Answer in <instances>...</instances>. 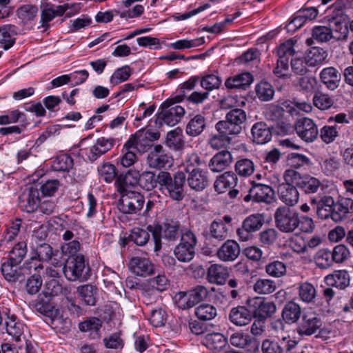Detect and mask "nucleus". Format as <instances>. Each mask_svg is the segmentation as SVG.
Instances as JSON below:
<instances>
[{"label":"nucleus","instance_id":"1","mask_svg":"<svg viewBox=\"0 0 353 353\" xmlns=\"http://www.w3.org/2000/svg\"><path fill=\"white\" fill-rule=\"evenodd\" d=\"M330 9L338 10L335 16H327L329 27L325 26H315L312 29V38L306 39L307 46L314 43L313 39L319 42H327L333 38L336 40L345 39L347 37L349 28L353 30V21H350L349 16L344 13L351 9V6L347 0H338Z\"/></svg>","mask_w":353,"mask_h":353},{"label":"nucleus","instance_id":"2","mask_svg":"<svg viewBox=\"0 0 353 353\" xmlns=\"http://www.w3.org/2000/svg\"><path fill=\"white\" fill-rule=\"evenodd\" d=\"M159 185L167 190L169 196L175 201H180L185 196L184 184L185 175L182 172H176L173 176L165 171L158 173Z\"/></svg>","mask_w":353,"mask_h":353},{"label":"nucleus","instance_id":"3","mask_svg":"<svg viewBox=\"0 0 353 353\" xmlns=\"http://www.w3.org/2000/svg\"><path fill=\"white\" fill-rule=\"evenodd\" d=\"M179 228L180 224L176 221H167L162 225H148V230L152 234L154 241V251L161 250V238L168 242L176 241L183 232H179Z\"/></svg>","mask_w":353,"mask_h":353},{"label":"nucleus","instance_id":"4","mask_svg":"<svg viewBox=\"0 0 353 353\" xmlns=\"http://www.w3.org/2000/svg\"><path fill=\"white\" fill-rule=\"evenodd\" d=\"M63 272L65 278L70 281H84L90 276V266L85 264V258L81 254L70 256L64 263Z\"/></svg>","mask_w":353,"mask_h":353},{"label":"nucleus","instance_id":"5","mask_svg":"<svg viewBox=\"0 0 353 353\" xmlns=\"http://www.w3.org/2000/svg\"><path fill=\"white\" fill-rule=\"evenodd\" d=\"M275 226L283 233H293L299 228V212L288 207L278 208L274 215Z\"/></svg>","mask_w":353,"mask_h":353},{"label":"nucleus","instance_id":"6","mask_svg":"<svg viewBox=\"0 0 353 353\" xmlns=\"http://www.w3.org/2000/svg\"><path fill=\"white\" fill-rule=\"evenodd\" d=\"M197 239L191 230H185L181 233L180 243L175 247L174 253L181 262H190L195 255Z\"/></svg>","mask_w":353,"mask_h":353},{"label":"nucleus","instance_id":"7","mask_svg":"<svg viewBox=\"0 0 353 353\" xmlns=\"http://www.w3.org/2000/svg\"><path fill=\"white\" fill-rule=\"evenodd\" d=\"M209 291L203 285H196L187 292H179L176 295V303L183 310L190 309L199 302L204 301Z\"/></svg>","mask_w":353,"mask_h":353},{"label":"nucleus","instance_id":"8","mask_svg":"<svg viewBox=\"0 0 353 353\" xmlns=\"http://www.w3.org/2000/svg\"><path fill=\"white\" fill-rule=\"evenodd\" d=\"M345 192L332 208L331 219L334 222H339L353 208V200L350 196L353 194V180H346L343 182Z\"/></svg>","mask_w":353,"mask_h":353},{"label":"nucleus","instance_id":"9","mask_svg":"<svg viewBox=\"0 0 353 353\" xmlns=\"http://www.w3.org/2000/svg\"><path fill=\"white\" fill-rule=\"evenodd\" d=\"M294 43L289 39L281 44L277 50L279 59L276 66L274 69V74L279 78H289V61L294 54Z\"/></svg>","mask_w":353,"mask_h":353},{"label":"nucleus","instance_id":"10","mask_svg":"<svg viewBox=\"0 0 353 353\" xmlns=\"http://www.w3.org/2000/svg\"><path fill=\"white\" fill-rule=\"evenodd\" d=\"M145 203V197L141 193L128 192L121 195L119 208L124 214H137L143 209Z\"/></svg>","mask_w":353,"mask_h":353},{"label":"nucleus","instance_id":"11","mask_svg":"<svg viewBox=\"0 0 353 353\" xmlns=\"http://www.w3.org/2000/svg\"><path fill=\"white\" fill-rule=\"evenodd\" d=\"M264 217L262 214H255L246 217L243 223L241 228L236 231L239 239L242 241L249 240L252 236V233L259 231L264 224Z\"/></svg>","mask_w":353,"mask_h":353},{"label":"nucleus","instance_id":"12","mask_svg":"<svg viewBox=\"0 0 353 353\" xmlns=\"http://www.w3.org/2000/svg\"><path fill=\"white\" fill-rule=\"evenodd\" d=\"M298 136L306 143L315 141L319 135V130L314 121L307 117L298 119L294 125Z\"/></svg>","mask_w":353,"mask_h":353},{"label":"nucleus","instance_id":"13","mask_svg":"<svg viewBox=\"0 0 353 353\" xmlns=\"http://www.w3.org/2000/svg\"><path fill=\"white\" fill-rule=\"evenodd\" d=\"M247 303L252 309L254 318L266 321L276 312V306L272 301H262L260 299L255 298L248 300Z\"/></svg>","mask_w":353,"mask_h":353},{"label":"nucleus","instance_id":"14","mask_svg":"<svg viewBox=\"0 0 353 353\" xmlns=\"http://www.w3.org/2000/svg\"><path fill=\"white\" fill-rule=\"evenodd\" d=\"M172 157L161 145H156L147 157L149 167L161 170L171 165Z\"/></svg>","mask_w":353,"mask_h":353},{"label":"nucleus","instance_id":"15","mask_svg":"<svg viewBox=\"0 0 353 353\" xmlns=\"http://www.w3.org/2000/svg\"><path fill=\"white\" fill-rule=\"evenodd\" d=\"M54 250L48 243L38 245L34 250V255L30 258V268H33L35 272L43 270V265L41 262H48L52 258Z\"/></svg>","mask_w":353,"mask_h":353},{"label":"nucleus","instance_id":"16","mask_svg":"<svg viewBox=\"0 0 353 353\" xmlns=\"http://www.w3.org/2000/svg\"><path fill=\"white\" fill-rule=\"evenodd\" d=\"M1 272L3 278L9 283L21 282L26 278L25 269L19 263L6 260L1 263Z\"/></svg>","mask_w":353,"mask_h":353},{"label":"nucleus","instance_id":"17","mask_svg":"<svg viewBox=\"0 0 353 353\" xmlns=\"http://www.w3.org/2000/svg\"><path fill=\"white\" fill-rule=\"evenodd\" d=\"M162 105L159 119H161L168 125L173 126L177 124L185 114L183 108L179 105H169L165 102Z\"/></svg>","mask_w":353,"mask_h":353},{"label":"nucleus","instance_id":"18","mask_svg":"<svg viewBox=\"0 0 353 353\" xmlns=\"http://www.w3.org/2000/svg\"><path fill=\"white\" fill-rule=\"evenodd\" d=\"M139 138L137 133L130 136L129 139L124 144L121 158V163L125 168L132 165L137 160L136 152L139 150L138 148Z\"/></svg>","mask_w":353,"mask_h":353},{"label":"nucleus","instance_id":"19","mask_svg":"<svg viewBox=\"0 0 353 353\" xmlns=\"http://www.w3.org/2000/svg\"><path fill=\"white\" fill-rule=\"evenodd\" d=\"M322 325L321 319L314 313L304 314L297 327V332L301 336H311Z\"/></svg>","mask_w":353,"mask_h":353},{"label":"nucleus","instance_id":"20","mask_svg":"<svg viewBox=\"0 0 353 353\" xmlns=\"http://www.w3.org/2000/svg\"><path fill=\"white\" fill-rule=\"evenodd\" d=\"M19 199L22 210L28 213L33 212L38 208L40 201L39 190L34 187L26 188Z\"/></svg>","mask_w":353,"mask_h":353},{"label":"nucleus","instance_id":"21","mask_svg":"<svg viewBox=\"0 0 353 353\" xmlns=\"http://www.w3.org/2000/svg\"><path fill=\"white\" fill-rule=\"evenodd\" d=\"M138 171L129 170L125 174L117 176L115 185L117 191L123 195L128 192H133L132 190L139 183Z\"/></svg>","mask_w":353,"mask_h":353},{"label":"nucleus","instance_id":"22","mask_svg":"<svg viewBox=\"0 0 353 353\" xmlns=\"http://www.w3.org/2000/svg\"><path fill=\"white\" fill-rule=\"evenodd\" d=\"M241 253V248L239 243L234 241L228 239L217 250L216 256L224 262L235 261Z\"/></svg>","mask_w":353,"mask_h":353},{"label":"nucleus","instance_id":"23","mask_svg":"<svg viewBox=\"0 0 353 353\" xmlns=\"http://www.w3.org/2000/svg\"><path fill=\"white\" fill-rule=\"evenodd\" d=\"M253 318L252 310L243 305L232 307L228 314L230 321L239 327L248 325Z\"/></svg>","mask_w":353,"mask_h":353},{"label":"nucleus","instance_id":"24","mask_svg":"<svg viewBox=\"0 0 353 353\" xmlns=\"http://www.w3.org/2000/svg\"><path fill=\"white\" fill-rule=\"evenodd\" d=\"M131 271L140 276H147L154 273V266L146 258L133 257L129 263Z\"/></svg>","mask_w":353,"mask_h":353},{"label":"nucleus","instance_id":"25","mask_svg":"<svg viewBox=\"0 0 353 353\" xmlns=\"http://www.w3.org/2000/svg\"><path fill=\"white\" fill-rule=\"evenodd\" d=\"M280 200L288 206L295 205L299 199V194L295 185L281 183L277 188Z\"/></svg>","mask_w":353,"mask_h":353},{"label":"nucleus","instance_id":"26","mask_svg":"<svg viewBox=\"0 0 353 353\" xmlns=\"http://www.w3.org/2000/svg\"><path fill=\"white\" fill-rule=\"evenodd\" d=\"M232 162V156L231 152L227 150H223L213 156L208 163V166L212 172H219L229 167Z\"/></svg>","mask_w":353,"mask_h":353},{"label":"nucleus","instance_id":"27","mask_svg":"<svg viewBox=\"0 0 353 353\" xmlns=\"http://www.w3.org/2000/svg\"><path fill=\"white\" fill-rule=\"evenodd\" d=\"M188 173L187 181L191 189L195 191H202L208 185L207 170H193Z\"/></svg>","mask_w":353,"mask_h":353},{"label":"nucleus","instance_id":"28","mask_svg":"<svg viewBox=\"0 0 353 353\" xmlns=\"http://www.w3.org/2000/svg\"><path fill=\"white\" fill-rule=\"evenodd\" d=\"M251 196L256 202L270 203L274 198V191L272 187L262 183H254L251 188Z\"/></svg>","mask_w":353,"mask_h":353},{"label":"nucleus","instance_id":"29","mask_svg":"<svg viewBox=\"0 0 353 353\" xmlns=\"http://www.w3.org/2000/svg\"><path fill=\"white\" fill-rule=\"evenodd\" d=\"M228 276V269L222 265L212 264L208 269L207 279L210 283L223 285Z\"/></svg>","mask_w":353,"mask_h":353},{"label":"nucleus","instance_id":"30","mask_svg":"<svg viewBox=\"0 0 353 353\" xmlns=\"http://www.w3.org/2000/svg\"><path fill=\"white\" fill-rule=\"evenodd\" d=\"M114 145L112 139H105L104 137L99 138L96 143L90 148L88 154L90 161H94L99 157L109 151Z\"/></svg>","mask_w":353,"mask_h":353},{"label":"nucleus","instance_id":"31","mask_svg":"<svg viewBox=\"0 0 353 353\" xmlns=\"http://www.w3.org/2000/svg\"><path fill=\"white\" fill-rule=\"evenodd\" d=\"M79 298L86 305H95L97 300L98 289L96 286L85 284L77 289Z\"/></svg>","mask_w":353,"mask_h":353},{"label":"nucleus","instance_id":"32","mask_svg":"<svg viewBox=\"0 0 353 353\" xmlns=\"http://www.w3.org/2000/svg\"><path fill=\"white\" fill-rule=\"evenodd\" d=\"M251 132L254 142L257 144H264L272 139L270 128L264 122H257L253 125Z\"/></svg>","mask_w":353,"mask_h":353},{"label":"nucleus","instance_id":"33","mask_svg":"<svg viewBox=\"0 0 353 353\" xmlns=\"http://www.w3.org/2000/svg\"><path fill=\"white\" fill-rule=\"evenodd\" d=\"M325 281L329 286L344 289L350 285V276L347 271L339 270L326 276Z\"/></svg>","mask_w":353,"mask_h":353},{"label":"nucleus","instance_id":"34","mask_svg":"<svg viewBox=\"0 0 353 353\" xmlns=\"http://www.w3.org/2000/svg\"><path fill=\"white\" fill-rule=\"evenodd\" d=\"M237 177L232 172H225L215 181L214 188L218 193H223L228 189L234 188L237 184Z\"/></svg>","mask_w":353,"mask_h":353},{"label":"nucleus","instance_id":"35","mask_svg":"<svg viewBox=\"0 0 353 353\" xmlns=\"http://www.w3.org/2000/svg\"><path fill=\"white\" fill-rule=\"evenodd\" d=\"M253 81V76L250 72H243L228 78L225 85L228 89H246Z\"/></svg>","mask_w":353,"mask_h":353},{"label":"nucleus","instance_id":"36","mask_svg":"<svg viewBox=\"0 0 353 353\" xmlns=\"http://www.w3.org/2000/svg\"><path fill=\"white\" fill-rule=\"evenodd\" d=\"M228 342V339L222 334L219 332H212L207 334L203 343L211 350L220 351L223 349Z\"/></svg>","mask_w":353,"mask_h":353},{"label":"nucleus","instance_id":"37","mask_svg":"<svg viewBox=\"0 0 353 353\" xmlns=\"http://www.w3.org/2000/svg\"><path fill=\"white\" fill-rule=\"evenodd\" d=\"M210 239L221 241L229 236V226L222 220L213 221L209 229Z\"/></svg>","mask_w":353,"mask_h":353},{"label":"nucleus","instance_id":"38","mask_svg":"<svg viewBox=\"0 0 353 353\" xmlns=\"http://www.w3.org/2000/svg\"><path fill=\"white\" fill-rule=\"evenodd\" d=\"M23 325L17 321V316L15 315H7L6 320V332L16 341H21V336L23 333Z\"/></svg>","mask_w":353,"mask_h":353},{"label":"nucleus","instance_id":"39","mask_svg":"<svg viewBox=\"0 0 353 353\" xmlns=\"http://www.w3.org/2000/svg\"><path fill=\"white\" fill-rule=\"evenodd\" d=\"M17 34V28L14 25H6L0 27V43L3 46L4 50H8L15 43Z\"/></svg>","mask_w":353,"mask_h":353},{"label":"nucleus","instance_id":"40","mask_svg":"<svg viewBox=\"0 0 353 353\" xmlns=\"http://www.w3.org/2000/svg\"><path fill=\"white\" fill-rule=\"evenodd\" d=\"M301 314L300 305L294 301L288 302L282 311V318L288 323H296L299 319Z\"/></svg>","mask_w":353,"mask_h":353},{"label":"nucleus","instance_id":"41","mask_svg":"<svg viewBox=\"0 0 353 353\" xmlns=\"http://www.w3.org/2000/svg\"><path fill=\"white\" fill-rule=\"evenodd\" d=\"M327 52L323 48L312 47L305 53V61L309 66L321 64L327 58Z\"/></svg>","mask_w":353,"mask_h":353},{"label":"nucleus","instance_id":"42","mask_svg":"<svg viewBox=\"0 0 353 353\" xmlns=\"http://www.w3.org/2000/svg\"><path fill=\"white\" fill-rule=\"evenodd\" d=\"M298 187L305 194L319 193V190H323L321 181L310 175L303 176L301 183H298Z\"/></svg>","mask_w":353,"mask_h":353},{"label":"nucleus","instance_id":"43","mask_svg":"<svg viewBox=\"0 0 353 353\" xmlns=\"http://www.w3.org/2000/svg\"><path fill=\"white\" fill-rule=\"evenodd\" d=\"M206 127V121L202 114L195 115L188 123L186 132L188 134L196 137L202 133Z\"/></svg>","mask_w":353,"mask_h":353},{"label":"nucleus","instance_id":"44","mask_svg":"<svg viewBox=\"0 0 353 353\" xmlns=\"http://www.w3.org/2000/svg\"><path fill=\"white\" fill-rule=\"evenodd\" d=\"M314 262L318 268L325 270L332 267L334 261L330 250L321 249L314 256Z\"/></svg>","mask_w":353,"mask_h":353},{"label":"nucleus","instance_id":"45","mask_svg":"<svg viewBox=\"0 0 353 353\" xmlns=\"http://www.w3.org/2000/svg\"><path fill=\"white\" fill-rule=\"evenodd\" d=\"M138 185L145 190H151L159 184L158 174L155 176L154 172L145 171L139 174L138 172Z\"/></svg>","mask_w":353,"mask_h":353},{"label":"nucleus","instance_id":"46","mask_svg":"<svg viewBox=\"0 0 353 353\" xmlns=\"http://www.w3.org/2000/svg\"><path fill=\"white\" fill-rule=\"evenodd\" d=\"M299 299L304 303H312L316 295V290L314 286L308 283L304 282L299 284L298 287Z\"/></svg>","mask_w":353,"mask_h":353},{"label":"nucleus","instance_id":"47","mask_svg":"<svg viewBox=\"0 0 353 353\" xmlns=\"http://www.w3.org/2000/svg\"><path fill=\"white\" fill-rule=\"evenodd\" d=\"M257 98L261 101H269L274 95V90L272 85L267 81H261L255 88Z\"/></svg>","mask_w":353,"mask_h":353},{"label":"nucleus","instance_id":"48","mask_svg":"<svg viewBox=\"0 0 353 353\" xmlns=\"http://www.w3.org/2000/svg\"><path fill=\"white\" fill-rule=\"evenodd\" d=\"M144 312L150 315L149 320L154 327H161L165 323V312L161 307L150 308L147 307Z\"/></svg>","mask_w":353,"mask_h":353},{"label":"nucleus","instance_id":"49","mask_svg":"<svg viewBox=\"0 0 353 353\" xmlns=\"http://www.w3.org/2000/svg\"><path fill=\"white\" fill-rule=\"evenodd\" d=\"M235 171L241 176H249L254 172V164L249 159H239L235 163Z\"/></svg>","mask_w":353,"mask_h":353},{"label":"nucleus","instance_id":"50","mask_svg":"<svg viewBox=\"0 0 353 353\" xmlns=\"http://www.w3.org/2000/svg\"><path fill=\"white\" fill-rule=\"evenodd\" d=\"M27 254V244L21 241L16 244L10 252L9 257L7 260L11 261L15 263L21 264Z\"/></svg>","mask_w":353,"mask_h":353},{"label":"nucleus","instance_id":"51","mask_svg":"<svg viewBox=\"0 0 353 353\" xmlns=\"http://www.w3.org/2000/svg\"><path fill=\"white\" fill-rule=\"evenodd\" d=\"M274 281L270 279H258L253 285L255 292L259 294H270L276 290Z\"/></svg>","mask_w":353,"mask_h":353},{"label":"nucleus","instance_id":"52","mask_svg":"<svg viewBox=\"0 0 353 353\" xmlns=\"http://www.w3.org/2000/svg\"><path fill=\"white\" fill-rule=\"evenodd\" d=\"M195 314L200 320L210 321L217 315V310L212 305L201 304L196 308Z\"/></svg>","mask_w":353,"mask_h":353},{"label":"nucleus","instance_id":"53","mask_svg":"<svg viewBox=\"0 0 353 353\" xmlns=\"http://www.w3.org/2000/svg\"><path fill=\"white\" fill-rule=\"evenodd\" d=\"M63 287L61 283L57 279H51L46 281L43 294L46 297L57 296L63 293Z\"/></svg>","mask_w":353,"mask_h":353},{"label":"nucleus","instance_id":"54","mask_svg":"<svg viewBox=\"0 0 353 353\" xmlns=\"http://www.w3.org/2000/svg\"><path fill=\"white\" fill-rule=\"evenodd\" d=\"M215 128L217 132H224L228 137H230L231 135H237L242 130V126L234 124L233 123L230 122L227 119L224 121H219L216 124Z\"/></svg>","mask_w":353,"mask_h":353},{"label":"nucleus","instance_id":"55","mask_svg":"<svg viewBox=\"0 0 353 353\" xmlns=\"http://www.w3.org/2000/svg\"><path fill=\"white\" fill-rule=\"evenodd\" d=\"M17 12L19 18L26 23L34 19L38 12V8L36 6L26 4L18 8Z\"/></svg>","mask_w":353,"mask_h":353},{"label":"nucleus","instance_id":"56","mask_svg":"<svg viewBox=\"0 0 353 353\" xmlns=\"http://www.w3.org/2000/svg\"><path fill=\"white\" fill-rule=\"evenodd\" d=\"M266 273L272 277L279 278L286 273V265L279 261H272L265 266Z\"/></svg>","mask_w":353,"mask_h":353},{"label":"nucleus","instance_id":"57","mask_svg":"<svg viewBox=\"0 0 353 353\" xmlns=\"http://www.w3.org/2000/svg\"><path fill=\"white\" fill-rule=\"evenodd\" d=\"M314 105L321 110H325L334 105V100L328 94L316 92L313 97Z\"/></svg>","mask_w":353,"mask_h":353},{"label":"nucleus","instance_id":"58","mask_svg":"<svg viewBox=\"0 0 353 353\" xmlns=\"http://www.w3.org/2000/svg\"><path fill=\"white\" fill-rule=\"evenodd\" d=\"M72 166L73 159L68 154L59 156L52 164V167L56 171L68 172Z\"/></svg>","mask_w":353,"mask_h":353},{"label":"nucleus","instance_id":"59","mask_svg":"<svg viewBox=\"0 0 353 353\" xmlns=\"http://www.w3.org/2000/svg\"><path fill=\"white\" fill-rule=\"evenodd\" d=\"M166 143L169 147L179 150L183 147L181 130L175 129L169 132L166 137Z\"/></svg>","mask_w":353,"mask_h":353},{"label":"nucleus","instance_id":"60","mask_svg":"<svg viewBox=\"0 0 353 353\" xmlns=\"http://www.w3.org/2000/svg\"><path fill=\"white\" fill-rule=\"evenodd\" d=\"M149 231L141 228H134L130 234V239L137 245L143 246L145 245L150 239Z\"/></svg>","mask_w":353,"mask_h":353},{"label":"nucleus","instance_id":"61","mask_svg":"<svg viewBox=\"0 0 353 353\" xmlns=\"http://www.w3.org/2000/svg\"><path fill=\"white\" fill-rule=\"evenodd\" d=\"M319 134L323 142L328 144L332 143L339 135V132L336 125H324Z\"/></svg>","mask_w":353,"mask_h":353},{"label":"nucleus","instance_id":"62","mask_svg":"<svg viewBox=\"0 0 353 353\" xmlns=\"http://www.w3.org/2000/svg\"><path fill=\"white\" fill-rule=\"evenodd\" d=\"M36 272L37 273L33 274L28 278L26 284V290L27 292L31 295L39 292L43 283L41 276L39 274L40 272Z\"/></svg>","mask_w":353,"mask_h":353},{"label":"nucleus","instance_id":"63","mask_svg":"<svg viewBox=\"0 0 353 353\" xmlns=\"http://www.w3.org/2000/svg\"><path fill=\"white\" fill-rule=\"evenodd\" d=\"M101 327V321L98 318H90L79 324V329L81 332H91L95 335L98 334V332Z\"/></svg>","mask_w":353,"mask_h":353},{"label":"nucleus","instance_id":"64","mask_svg":"<svg viewBox=\"0 0 353 353\" xmlns=\"http://www.w3.org/2000/svg\"><path fill=\"white\" fill-rule=\"evenodd\" d=\"M131 75V69L128 65L123 66L115 70L110 79V83L114 85L128 79Z\"/></svg>","mask_w":353,"mask_h":353}]
</instances>
